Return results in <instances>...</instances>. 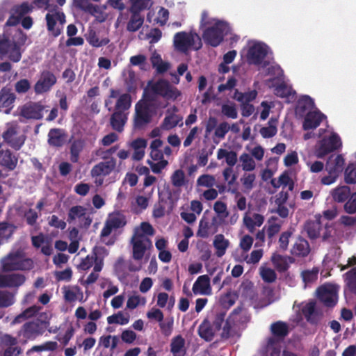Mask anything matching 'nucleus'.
<instances>
[{"instance_id":"nucleus-24","label":"nucleus","mask_w":356,"mask_h":356,"mask_svg":"<svg viewBox=\"0 0 356 356\" xmlns=\"http://www.w3.org/2000/svg\"><path fill=\"white\" fill-rule=\"evenodd\" d=\"M217 331L211 325V321L209 318H204L197 329V333L200 337L206 341H211Z\"/></svg>"},{"instance_id":"nucleus-45","label":"nucleus","mask_w":356,"mask_h":356,"mask_svg":"<svg viewBox=\"0 0 356 356\" xmlns=\"http://www.w3.org/2000/svg\"><path fill=\"white\" fill-rule=\"evenodd\" d=\"M302 314L305 316L306 320L312 323L316 324L318 323V318L315 314L316 305L314 302L307 303L302 309Z\"/></svg>"},{"instance_id":"nucleus-49","label":"nucleus","mask_w":356,"mask_h":356,"mask_svg":"<svg viewBox=\"0 0 356 356\" xmlns=\"http://www.w3.org/2000/svg\"><path fill=\"white\" fill-rule=\"evenodd\" d=\"M86 216V209L80 205L73 206L68 212L67 221L69 223L72 222L76 218H81Z\"/></svg>"},{"instance_id":"nucleus-28","label":"nucleus","mask_w":356,"mask_h":356,"mask_svg":"<svg viewBox=\"0 0 356 356\" xmlns=\"http://www.w3.org/2000/svg\"><path fill=\"white\" fill-rule=\"evenodd\" d=\"M241 308H235L229 314V317L226 319L224 323V325L222 327V333L221 338L222 339H229L232 337L234 336V330H233L234 325L232 323L233 321H236L238 312H240Z\"/></svg>"},{"instance_id":"nucleus-37","label":"nucleus","mask_w":356,"mask_h":356,"mask_svg":"<svg viewBox=\"0 0 356 356\" xmlns=\"http://www.w3.org/2000/svg\"><path fill=\"white\" fill-rule=\"evenodd\" d=\"M214 227L213 233L217 232V220L216 218L213 217L211 223L204 221L203 219L200 220L199 229L197 232V236L202 238H207L209 235V229Z\"/></svg>"},{"instance_id":"nucleus-39","label":"nucleus","mask_w":356,"mask_h":356,"mask_svg":"<svg viewBox=\"0 0 356 356\" xmlns=\"http://www.w3.org/2000/svg\"><path fill=\"white\" fill-rule=\"evenodd\" d=\"M85 146V140L82 138L74 140L70 145V160L73 163L79 161L80 153Z\"/></svg>"},{"instance_id":"nucleus-31","label":"nucleus","mask_w":356,"mask_h":356,"mask_svg":"<svg viewBox=\"0 0 356 356\" xmlns=\"http://www.w3.org/2000/svg\"><path fill=\"white\" fill-rule=\"evenodd\" d=\"M127 120V113L120 111L113 112L110 118V124L113 129L121 132Z\"/></svg>"},{"instance_id":"nucleus-22","label":"nucleus","mask_w":356,"mask_h":356,"mask_svg":"<svg viewBox=\"0 0 356 356\" xmlns=\"http://www.w3.org/2000/svg\"><path fill=\"white\" fill-rule=\"evenodd\" d=\"M175 207L174 200L171 193H169L166 199L160 198L158 204L155 205L153 216L155 218H161L165 215V210L172 211Z\"/></svg>"},{"instance_id":"nucleus-13","label":"nucleus","mask_w":356,"mask_h":356,"mask_svg":"<svg viewBox=\"0 0 356 356\" xmlns=\"http://www.w3.org/2000/svg\"><path fill=\"white\" fill-rule=\"evenodd\" d=\"M268 54L266 46L257 43L251 46L247 53V59L250 64L261 65Z\"/></svg>"},{"instance_id":"nucleus-60","label":"nucleus","mask_w":356,"mask_h":356,"mask_svg":"<svg viewBox=\"0 0 356 356\" xmlns=\"http://www.w3.org/2000/svg\"><path fill=\"white\" fill-rule=\"evenodd\" d=\"M347 285L351 292L356 294V267L346 273Z\"/></svg>"},{"instance_id":"nucleus-57","label":"nucleus","mask_w":356,"mask_h":356,"mask_svg":"<svg viewBox=\"0 0 356 356\" xmlns=\"http://www.w3.org/2000/svg\"><path fill=\"white\" fill-rule=\"evenodd\" d=\"M221 112L228 118L236 119L238 117L237 109L234 103L222 104Z\"/></svg>"},{"instance_id":"nucleus-55","label":"nucleus","mask_w":356,"mask_h":356,"mask_svg":"<svg viewBox=\"0 0 356 356\" xmlns=\"http://www.w3.org/2000/svg\"><path fill=\"white\" fill-rule=\"evenodd\" d=\"M318 269L317 268L303 270L301 273L302 280L306 284L314 282L318 279Z\"/></svg>"},{"instance_id":"nucleus-32","label":"nucleus","mask_w":356,"mask_h":356,"mask_svg":"<svg viewBox=\"0 0 356 356\" xmlns=\"http://www.w3.org/2000/svg\"><path fill=\"white\" fill-rule=\"evenodd\" d=\"M185 339L180 334L172 339L170 343V352L173 356H185L186 348L185 347Z\"/></svg>"},{"instance_id":"nucleus-46","label":"nucleus","mask_w":356,"mask_h":356,"mask_svg":"<svg viewBox=\"0 0 356 356\" xmlns=\"http://www.w3.org/2000/svg\"><path fill=\"white\" fill-rule=\"evenodd\" d=\"M350 195V188L348 186H339L332 193L334 200L338 202L346 201Z\"/></svg>"},{"instance_id":"nucleus-27","label":"nucleus","mask_w":356,"mask_h":356,"mask_svg":"<svg viewBox=\"0 0 356 356\" xmlns=\"http://www.w3.org/2000/svg\"><path fill=\"white\" fill-rule=\"evenodd\" d=\"M291 252L296 257H307L310 252L309 242L304 238L299 236L293 245Z\"/></svg>"},{"instance_id":"nucleus-19","label":"nucleus","mask_w":356,"mask_h":356,"mask_svg":"<svg viewBox=\"0 0 356 356\" xmlns=\"http://www.w3.org/2000/svg\"><path fill=\"white\" fill-rule=\"evenodd\" d=\"M316 294L318 300L327 307H333L337 302L336 292L331 288L321 286L317 289Z\"/></svg>"},{"instance_id":"nucleus-15","label":"nucleus","mask_w":356,"mask_h":356,"mask_svg":"<svg viewBox=\"0 0 356 356\" xmlns=\"http://www.w3.org/2000/svg\"><path fill=\"white\" fill-rule=\"evenodd\" d=\"M3 140L15 150H19L24 144L26 136L18 135L16 128L11 127L3 133Z\"/></svg>"},{"instance_id":"nucleus-8","label":"nucleus","mask_w":356,"mask_h":356,"mask_svg":"<svg viewBox=\"0 0 356 356\" xmlns=\"http://www.w3.org/2000/svg\"><path fill=\"white\" fill-rule=\"evenodd\" d=\"M104 251V248L95 246L90 254L81 259V262L77 266V268L79 270L86 271L93 266V270L95 272H100L104 266V258L99 255Z\"/></svg>"},{"instance_id":"nucleus-3","label":"nucleus","mask_w":356,"mask_h":356,"mask_svg":"<svg viewBox=\"0 0 356 356\" xmlns=\"http://www.w3.org/2000/svg\"><path fill=\"white\" fill-rule=\"evenodd\" d=\"M49 323L36 318L24 323L19 330L17 332V338L19 343L22 345L26 344L29 341H34L38 337L42 336Z\"/></svg>"},{"instance_id":"nucleus-20","label":"nucleus","mask_w":356,"mask_h":356,"mask_svg":"<svg viewBox=\"0 0 356 356\" xmlns=\"http://www.w3.org/2000/svg\"><path fill=\"white\" fill-rule=\"evenodd\" d=\"M325 115L320 111H309L305 115L302 124L304 130H310L317 128Z\"/></svg>"},{"instance_id":"nucleus-42","label":"nucleus","mask_w":356,"mask_h":356,"mask_svg":"<svg viewBox=\"0 0 356 356\" xmlns=\"http://www.w3.org/2000/svg\"><path fill=\"white\" fill-rule=\"evenodd\" d=\"M58 343L56 341H48L40 345L33 346L31 348L26 351V355L30 356L34 352L42 351H54L58 348Z\"/></svg>"},{"instance_id":"nucleus-58","label":"nucleus","mask_w":356,"mask_h":356,"mask_svg":"<svg viewBox=\"0 0 356 356\" xmlns=\"http://www.w3.org/2000/svg\"><path fill=\"white\" fill-rule=\"evenodd\" d=\"M170 179L172 184L175 187H181L185 184V175L181 169L175 170Z\"/></svg>"},{"instance_id":"nucleus-1","label":"nucleus","mask_w":356,"mask_h":356,"mask_svg":"<svg viewBox=\"0 0 356 356\" xmlns=\"http://www.w3.org/2000/svg\"><path fill=\"white\" fill-rule=\"evenodd\" d=\"M26 40V36L21 29H4L0 35V55H8L13 62H19L22 58L20 48Z\"/></svg>"},{"instance_id":"nucleus-56","label":"nucleus","mask_w":356,"mask_h":356,"mask_svg":"<svg viewBox=\"0 0 356 356\" xmlns=\"http://www.w3.org/2000/svg\"><path fill=\"white\" fill-rule=\"evenodd\" d=\"M16 227L6 222H0V238H10L13 232Z\"/></svg>"},{"instance_id":"nucleus-64","label":"nucleus","mask_w":356,"mask_h":356,"mask_svg":"<svg viewBox=\"0 0 356 356\" xmlns=\"http://www.w3.org/2000/svg\"><path fill=\"white\" fill-rule=\"evenodd\" d=\"M345 181L347 184L356 183V168L350 164L345 170Z\"/></svg>"},{"instance_id":"nucleus-29","label":"nucleus","mask_w":356,"mask_h":356,"mask_svg":"<svg viewBox=\"0 0 356 356\" xmlns=\"http://www.w3.org/2000/svg\"><path fill=\"white\" fill-rule=\"evenodd\" d=\"M314 106L312 98L308 95L302 96L297 102L296 113L300 116H305Z\"/></svg>"},{"instance_id":"nucleus-36","label":"nucleus","mask_w":356,"mask_h":356,"mask_svg":"<svg viewBox=\"0 0 356 356\" xmlns=\"http://www.w3.org/2000/svg\"><path fill=\"white\" fill-rule=\"evenodd\" d=\"M229 245V241L225 238L223 234L216 235L213 240V246L216 250V255L218 257H222L225 254Z\"/></svg>"},{"instance_id":"nucleus-18","label":"nucleus","mask_w":356,"mask_h":356,"mask_svg":"<svg viewBox=\"0 0 356 356\" xmlns=\"http://www.w3.org/2000/svg\"><path fill=\"white\" fill-rule=\"evenodd\" d=\"M26 280V277L19 273L0 274V288H18Z\"/></svg>"},{"instance_id":"nucleus-43","label":"nucleus","mask_w":356,"mask_h":356,"mask_svg":"<svg viewBox=\"0 0 356 356\" xmlns=\"http://www.w3.org/2000/svg\"><path fill=\"white\" fill-rule=\"evenodd\" d=\"M116 275L120 281H123L129 276L127 263L123 257H119L114 265Z\"/></svg>"},{"instance_id":"nucleus-12","label":"nucleus","mask_w":356,"mask_h":356,"mask_svg":"<svg viewBox=\"0 0 356 356\" xmlns=\"http://www.w3.org/2000/svg\"><path fill=\"white\" fill-rule=\"evenodd\" d=\"M116 165L117 161L114 157H111L107 161L104 160L92 168L90 175L93 178L101 177L104 178L115 170Z\"/></svg>"},{"instance_id":"nucleus-50","label":"nucleus","mask_w":356,"mask_h":356,"mask_svg":"<svg viewBox=\"0 0 356 356\" xmlns=\"http://www.w3.org/2000/svg\"><path fill=\"white\" fill-rule=\"evenodd\" d=\"M151 6V0H136L131 4L129 12L140 14L141 11L149 8Z\"/></svg>"},{"instance_id":"nucleus-11","label":"nucleus","mask_w":356,"mask_h":356,"mask_svg":"<svg viewBox=\"0 0 356 356\" xmlns=\"http://www.w3.org/2000/svg\"><path fill=\"white\" fill-rule=\"evenodd\" d=\"M272 334L267 340V346L273 347L276 343L282 341L289 334V326L287 323L277 321L273 323L270 327Z\"/></svg>"},{"instance_id":"nucleus-53","label":"nucleus","mask_w":356,"mask_h":356,"mask_svg":"<svg viewBox=\"0 0 356 356\" xmlns=\"http://www.w3.org/2000/svg\"><path fill=\"white\" fill-rule=\"evenodd\" d=\"M275 93L277 96L280 97H290L295 95V92L291 87H289L286 83H282L278 85L275 88Z\"/></svg>"},{"instance_id":"nucleus-54","label":"nucleus","mask_w":356,"mask_h":356,"mask_svg":"<svg viewBox=\"0 0 356 356\" xmlns=\"http://www.w3.org/2000/svg\"><path fill=\"white\" fill-rule=\"evenodd\" d=\"M240 161L242 163V168L245 171H252L255 168V162L248 154L243 153L240 156Z\"/></svg>"},{"instance_id":"nucleus-21","label":"nucleus","mask_w":356,"mask_h":356,"mask_svg":"<svg viewBox=\"0 0 356 356\" xmlns=\"http://www.w3.org/2000/svg\"><path fill=\"white\" fill-rule=\"evenodd\" d=\"M192 290L195 295H211V287L209 275H203L199 276L194 282Z\"/></svg>"},{"instance_id":"nucleus-33","label":"nucleus","mask_w":356,"mask_h":356,"mask_svg":"<svg viewBox=\"0 0 356 356\" xmlns=\"http://www.w3.org/2000/svg\"><path fill=\"white\" fill-rule=\"evenodd\" d=\"M18 159L10 150H0V164L8 170H13L17 164Z\"/></svg>"},{"instance_id":"nucleus-61","label":"nucleus","mask_w":356,"mask_h":356,"mask_svg":"<svg viewBox=\"0 0 356 356\" xmlns=\"http://www.w3.org/2000/svg\"><path fill=\"white\" fill-rule=\"evenodd\" d=\"M146 300L141 298L139 295H134L129 297L127 302V307L130 309L136 308L139 305H145Z\"/></svg>"},{"instance_id":"nucleus-2","label":"nucleus","mask_w":356,"mask_h":356,"mask_svg":"<svg viewBox=\"0 0 356 356\" xmlns=\"http://www.w3.org/2000/svg\"><path fill=\"white\" fill-rule=\"evenodd\" d=\"M0 264L3 273L29 270L33 267V260L26 258L25 253L21 250L10 252L1 258Z\"/></svg>"},{"instance_id":"nucleus-44","label":"nucleus","mask_w":356,"mask_h":356,"mask_svg":"<svg viewBox=\"0 0 356 356\" xmlns=\"http://www.w3.org/2000/svg\"><path fill=\"white\" fill-rule=\"evenodd\" d=\"M131 106V97L129 93H124L119 96L115 106V110L126 112Z\"/></svg>"},{"instance_id":"nucleus-10","label":"nucleus","mask_w":356,"mask_h":356,"mask_svg":"<svg viewBox=\"0 0 356 356\" xmlns=\"http://www.w3.org/2000/svg\"><path fill=\"white\" fill-rule=\"evenodd\" d=\"M150 91L154 95H159L168 100H175L181 95L179 90L165 79H159L150 86Z\"/></svg>"},{"instance_id":"nucleus-17","label":"nucleus","mask_w":356,"mask_h":356,"mask_svg":"<svg viewBox=\"0 0 356 356\" xmlns=\"http://www.w3.org/2000/svg\"><path fill=\"white\" fill-rule=\"evenodd\" d=\"M44 106L39 102H30L23 106L20 115L26 119L40 120L43 117Z\"/></svg>"},{"instance_id":"nucleus-4","label":"nucleus","mask_w":356,"mask_h":356,"mask_svg":"<svg viewBox=\"0 0 356 356\" xmlns=\"http://www.w3.org/2000/svg\"><path fill=\"white\" fill-rule=\"evenodd\" d=\"M228 30L229 26L226 22L217 20L211 26L205 29L202 38L206 44L216 47L223 41Z\"/></svg>"},{"instance_id":"nucleus-30","label":"nucleus","mask_w":356,"mask_h":356,"mask_svg":"<svg viewBox=\"0 0 356 356\" xmlns=\"http://www.w3.org/2000/svg\"><path fill=\"white\" fill-rule=\"evenodd\" d=\"M182 120L181 116L170 113V110H168L167 115L161 124V128L163 130H170L177 125L181 127L183 125Z\"/></svg>"},{"instance_id":"nucleus-9","label":"nucleus","mask_w":356,"mask_h":356,"mask_svg":"<svg viewBox=\"0 0 356 356\" xmlns=\"http://www.w3.org/2000/svg\"><path fill=\"white\" fill-rule=\"evenodd\" d=\"M341 141L339 135L332 133L328 138H323L316 147L315 155L318 159H323L327 154L338 149L341 147Z\"/></svg>"},{"instance_id":"nucleus-48","label":"nucleus","mask_w":356,"mask_h":356,"mask_svg":"<svg viewBox=\"0 0 356 356\" xmlns=\"http://www.w3.org/2000/svg\"><path fill=\"white\" fill-rule=\"evenodd\" d=\"M130 316L128 313H124L122 311L118 312L107 317L108 324L127 325L129 321Z\"/></svg>"},{"instance_id":"nucleus-16","label":"nucleus","mask_w":356,"mask_h":356,"mask_svg":"<svg viewBox=\"0 0 356 356\" xmlns=\"http://www.w3.org/2000/svg\"><path fill=\"white\" fill-rule=\"evenodd\" d=\"M304 230L310 239L314 240L319 238L321 232L323 230L322 216L316 214L314 220H307L304 225Z\"/></svg>"},{"instance_id":"nucleus-52","label":"nucleus","mask_w":356,"mask_h":356,"mask_svg":"<svg viewBox=\"0 0 356 356\" xmlns=\"http://www.w3.org/2000/svg\"><path fill=\"white\" fill-rule=\"evenodd\" d=\"M33 9L28 2L24 1L19 5H15L11 9L12 12H14L20 19H22L25 15L30 13Z\"/></svg>"},{"instance_id":"nucleus-35","label":"nucleus","mask_w":356,"mask_h":356,"mask_svg":"<svg viewBox=\"0 0 356 356\" xmlns=\"http://www.w3.org/2000/svg\"><path fill=\"white\" fill-rule=\"evenodd\" d=\"M272 261L279 272L284 273L289 268V264L295 261V259L289 256H282L280 254L273 255Z\"/></svg>"},{"instance_id":"nucleus-62","label":"nucleus","mask_w":356,"mask_h":356,"mask_svg":"<svg viewBox=\"0 0 356 356\" xmlns=\"http://www.w3.org/2000/svg\"><path fill=\"white\" fill-rule=\"evenodd\" d=\"M344 210L350 214L356 213V192L353 193L348 198L344 204Z\"/></svg>"},{"instance_id":"nucleus-63","label":"nucleus","mask_w":356,"mask_h":356,"mask_svg":"<svg viewBox=\"0 0 356 356\" xmlns=\"http://www.w3.org/2000/svg\"><path fill=\"white\" fill-rule=\"evenodd\" d=\"M256 179L254 174H245L241 178V181L245 190L250 191L254 187V183Z\"/></svg>"},{"instance_id":"nucleus-47","label":"nucleus","mask_w":356,"mask_h":356,"mask_svg":"<svg viewBox=\"0 0 356 356\" xmlns=\"http://www.w3.org/2000/svg\"><path fill=\"white\" fill-rule=\"evenodd\" d=\"M47 21V27L49 32H50L54 37H58L62 32V27L59 26L56 28V18L54 14L47 13L45 16Z\"/></svg>"},{"instance_id":"nucleus-6","label":"nucleus","mask_w":356,"mask_h":356,"mask_svg":"<svg viewBox=\"0 0 356 356\" xmlns=\"http://www.w3.org/2000/svg\"><path fill=\"white\" fill-rule=\"evenodd\" d=\"M173 42L175 48L181 52H186L191 47L198 50L202 46L200 37L193 32H178L174 35Z\"/></svg>"},{"instance_id":"nucleus-7","label":"nucleus","mask_w":356,"mask_h":356,"mask_svg":"<svg viewBox=\"0 0 356 356\" xmlns=\"http://www.w3.org/2000/svg\"><path fill=\"white\" fill-rule=\"evenodd\" d=\"M132 257L134 260L141 261L147 250L152 248V241L145 235L135 232L131 237Z\"/></svg>"},{"instance_id":"nucleus-51","label":"nucleus","mask_w":356,"mask_h":356,"mask_svg":"<svg viewBox=\"0 0 356 356\" xmlns=\"http://www.w3.org/2000/svg\"><path fill=\"white\" fill-rule=\"evenodd\" d=\"M107 222L111 225L113 229H119L123 227L126 223V218L124 216L116 213L111 216L107 220Z\"/></svg>"},{"instance_id":"nucleus-41","label":"nucleus","mask_w":356,"mask_h":356,"mask_svg":"<svg viewBox=\"0 0 356 356\" xmlns=\"http://www.w3.org/2000/svg\"><path fill=\"white\" fill-rule=\"evenodd\" d=\"M131 17L127 24V30L129 32L138 31L144 23V17L138 13H131Z\"/></svg>"},{"instance_id":"nucleus-34","label":"nucleus","mask_w":356,"mask_h":356,"mask_svg":"<svg viewBox=\"0 0 356 356\" xmlns=\"http://www.w3.org/2000/svg\"><path fill=\"white\" fill-rule=\"evenodd\" d=\"M226 312L222 309L212 310L206 318H209L211 321V325L216 330L220 331L222 328V325L225 322Z\"/></svg>"},{"instance_id":"nucleus-23","label":"nucleus","mask_w":356,"mask_h":356,"mask_svg":"<svg viewBox=\"0 0 356 356\" xmlns=\"http://www.w3.org/2000/svg\"><path fill=\"white\" fill-rule=\"evenodd\" d=\"M15 98V95L10 90L2 88L0 91V111H4L6 113H9L13 107Z\"/></svg>"},{"instance_id":"nucleus-14","label":"nucleus","mask_w":356,"mask_h":356,"mask_svg":"<svg viewBox=\"0 0 356 356\" xmlns=\"http://www.w3.org/2000/svg\"><path fill=\"white\" fill-rule=\"evenodd\" d=\"M56 83V76L50 71H44L34 86L35 92L37 94L48 92Z\"/></svg>"},{"instance_id":"nucleus-25","label":"nucleus","mask_w":356,"mask_h":356,"mask_svg":"<svg viewBox=\"0 0 356 356\" xmlns=\"http://www.w3.org/2000/svg\"><path fill=\"white\" fill-rule=\"evenodd\" d=\"M67 135L65 130L60 128L51 129L48 133V144L55 147H62Z\"/></svg>"},{"instance_id":"nucleus-59","label":"nucleus","mask_w":356,"mask_h":356,"mask_svg":"<svg viewBox=\"0 0 356 356\" xmlns=\"http://www.w3.org/2000/svg\"><path fill=\"white\" fill-rule=\"evenodd\" d=\"M14 303L13 295L7 291H0V307H8Z\"/></svg>"},{"instance_id":"nucleus-38","label":"nucleus","mask_w":356,"mask_h":356,"mask_svg":"<svg viewBox=\"0 0 356 356\" xmlns=\"http://www.w3.org/2000/svg\"><path fill=\"white\" fill-rule=\"evenodd\" d=\"M40 309V307L37 305H33L26 308L24 310L21 314H18L15 318L13 320L12 324H17L21 323L23 321L27 320L28 318H32L35 316L39 310Z\"/></svg>"},{"instance_id":"nucleus-5","label":"nucleus","mask_w":356,"mask_h":356,"mask_svg":"<svg viewBox=\"0 0 356 356\" xmlns=\"http://www.w3.org/2000/svg\"><path fill=\"white\" fill-rule=\"evenodd\" d=\"M154 111L152 104L147 100H140L135 105L134 115V128L136 130L143 129L152 120Z\"/></svg>"},{"instance_id":"nucleus-40","label":"nucleus","mask_w":356,"mask_h":356,"mask_svg":"<svg viewBox=\"0 0 356 356\" xmlns=\"http://www.w3.org/2000/svg\"><path fill=\"white\" fill-rule=\"evenodd\" d=\"M73 3L76 8L91 15H95L99 12V7L90 3L88 0H73Z\"/></svg>"},{"instance_id":"nucleus-26","label":"nucleus","mask_w":356,"mask_h":356,"mask_svg":"<svg viewBox=\"0 0 356 356\" xmlns=\"http://www.w3.org/2000/svg\"><path fill=\"white\" fill-rule=\"evenodd\" d=\"M344 163V159L341 154L337 155L333 160L330 157L326 162L325 170L328 174L339 177L343 170Z\"/></svg>"}]
</instances>
